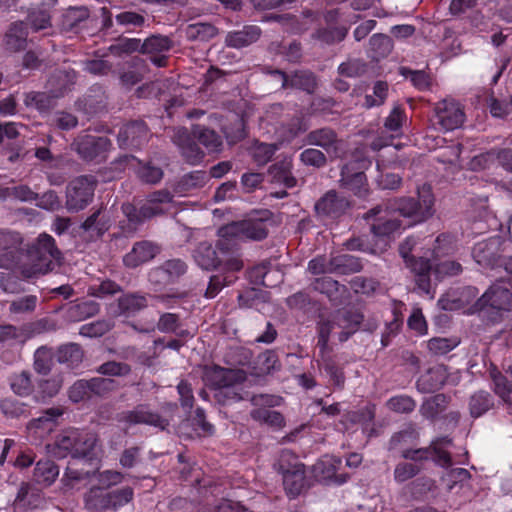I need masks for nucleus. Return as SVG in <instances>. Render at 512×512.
<instances>
[{
  "label": "nucleus",
  "instance_id": "1",
  "mask_svg": "<svg viewBox=\"0 0 512 512\" xmlns=\"http://www.w3.org/2000/svg\"><path fill=\"white\" fill-rule=\"evenodd\" d=\"M195 263L204 270L222 267L226 271H240L243 268L241 253L234 242L219 236L215 247L209 242H200L193 250Z\"/></svg>",
  "mask_w": 512,
  "mask_h": 512
},
{
  "label": "nucleus",
  "instance_id": "2",
  "mask_svg": "<svg viewBox=\"0 0 512 512\" xmlns=\"http://www.w3.org/2000/svg\"><path fill=\"white\" fill-rule=\"evenodd\" d=\"M418 201L411 197L395 198L386 203L379 204L364 214V219L376 216L382 212H399L404 217H412L415 221L421 222L434 213V196L431 186L423 184L418 188Z\"/></svg>",
  "mask_w": 512,
  "mask_h": 512
},
{
  "label": "nucleus",
  "instance_id": "3",
  "mask_svg": "<svg viewBox=\"0 0 512 512\" xmlns=\"http://www.w3.org/2000/svg\"><path fill=\"white\" fill-rule=\"evenodd\" d=\"M29 263L20 268L21 275L31 279L39 275L51 272L61 264L62 252L57 248L55 239L46 233L40 234L36 241L29 247Z\"/></svg>",
  "mask_w": 512,
  "mask_h": 512
},
{
  "label": "nucleus",
  "instance_id": "4",
  "mask_svg": "<svg viewBox=\"0 0 512 512\" xmlns=\"http://www.w3.org/2000/svg\"><path fill=\"white\" fill-rule=\"evenodd\" d=\"M416 244L417 239L414 236L407 237L400 244L399 253L414 274L417 289L421 293L433 298L434 291L432 289V281L430 280L432 264L428 259L422 257L414 258L410 256V253Z\"/></svg>",
  "mask_w": 512,
  "mask_h": 512
},
{
  "label": "nucleus",
  "instance_id": "5",
  "mask_svg": "<svg viewBox=\"0 0 512 512\" xmlns=\"http://www.w3.org/2000/svg\"><path fill=\"white\" fill-rule=\"evenodd\" d=\"M474 307L493 322H498L503 312L512 310V293L500 285H491L476 301Z\"/></svg>",
  "mask_w": 512,
  "mask_h": 512
},
{
  "label": "nucleus",
  "instance_id": "6",
  "mask_svg": "<svg viewBox=\"0 0 512 512\" xmlns=\"http://www.w3.org/2000/svg\"><path fill=\"white\" fill-rule=\"evenodd\" d=\"M188 272V264L181 258L165 260L148 271V282L154 291L178 283Z\"/></svg>",
  "mask_w": 512,
  "mask_h": 512
},
{
  "label": "nucleus",
  "instance_id": "7",
  "mask_svg": "<svg viewBox=\"0 0 512 512\" xmlns=\"http://www.w3.org/2000/svg\"><path fill=\"white\" fill-rule=\"evenodd\" d=\"M267 235L268 229L263 218H250L239 222H232L218 230V236L228 238L230 242L236 244L239 250V241L243 239L262 240Z\"/></svg>",
  "mask_w": 512,
  "mask_h": 512
},
{
  "label": "nucleus",
  "instance_id": "8",
  "mask_svg": "<svg viewBox=\"0 0 512 512\" xmlns=\"http://www.w3.org/2000/svg\"><path fill=\"white\" fill-rule=\"evenodd\" d=\"M97 180L94 176L83 175L71 181L66 191V208L70 212L83 210L93 199Z\"/></svg>",
  "mask_w": 512,
  "mask_h": 512
},
{
  "label": "nucleus",
  "instance_id": "9",
  "mask_svg": "<svg viewBox=\"0 0 512 512\" xmlns=\"http://www.w3.org/2000/svg\"><path fill=\"white\" fill-rule=\"evenodd\" d=\"M465 113L458 102L444 99L434 107L433 125L444 132L453 131L462 126Z\"/></svg>",
  "mask_w": 512,
  "mask_h": 512
},
{
  "label": "nucleus",
  "instance_id": "10",
  "mask_svg": "<svg viewBox=\"0 0 512 512\" xmlns=\"http://www.w3.org/2000/svg\"><path fill=\"white\" fill-rule=\"evenodd\" d=\"M116 419L118 422L128 426L142 424L153 426L160 430H165L169 426V420L151 409L147 404H139L132 410L122 411L117 415Z\"/></svg>",
  "mask_w": 512,
  "mask_h": 512
},
{
  "label": "nucleus",
  "instance_id": "11",
  "mask_svg": "<svg viewBox=\"0 0 512 512\" xmlns=\"http://www.w3.org/2000/svg\"><path fill=\"white\" fill-rule=\"evenodd\" d=\"M23 237L13 230L0 229V268L13 269L22 258Z\"/></svg>",
  "mask_w": 512,
  "mask_h": 512
},
{
  "label": "nucleus",
  "instance_id": "12",
  "mask_svg": "<svg viewBox=\"0 0 512 512\" xmlns=\"http://www.w3.org/2000/svg\"><path fill=\"white\" fill-rule=\"evenodd\" d=\"M72 145L83 160L102 161L111 148V141L105 136L80 134Z\"/></svg>",
  "mask_w": 512,
  "mask_h": 512
},
{
  "label": "nucleus",
  "instance_id": "13",
  "mask_svg": "<svg viewBox=\"0 0 512 512\" xmlns=\"http://www.w3.org/2000/svg\"><path fill=\"white\" fill-rule=\"evenodd\" d=\"M306 144L321 147L331 159L340 158L344 153V141L330 127L310 131L305 136Z\"/></svg>",
  "mask_w": 512,
  "mask_h": 512
},
{
  "label": "nucleus",
  "instance_id": "14",
  "mask_svg": "<svg viewBox=\"0 0 512 512\" xmlns=\"http://www.w3.org/2000/svg\"><path fill=\"white\" fill-rule=\"evenodd\" d=\"M350 207L349 200L335 190L327 191L315 205L316 216L321 219H337L344 215Z\"/></svg>",
  "mask_w": 512,
  "mask_h": 512
},
{
  "label": "nucleus",
  "instance_id": "15",
  "mask_svg": "<svg viewBox=\"0 0 512 512\" xmlns=\"http://www.w3.org/2000/svg\"><path fill=\"white\" fill-rule=\"evenodd\" d=\"M501 239L492 237L476 243L472 250L474 260L487 269L498 268L502 258Z\"/></svg>",
  "mask_w": 512,
  "mask_h": 512
},
{
  "label": "nucleus",
  "instance_id": "16",
  "mask_svg": "<svg viewBox=\"0 0 512 512\" xmlns=\"http://www.w3.org/2000/svg\"><path fill=\"white\" fill-rule=\"evenodd\" d=\"M148 127L142 120H134L120 128L117 140L123 149H139L147 143Z\"/></svg>",
  "mask_w": 512,
  "mask_h": 512
},
{
  "label": "nucleus",
  "instance_id": "17",
  "mask_svg": "<svg viewBox=\"0 0 512 512\" xmlns=\"http://www.w3.org/2000/svg\"><path fill=\"white\" fill-rule=\"evenodd\" d=\"M143 54L149 55L150 61L157 67L167 65V53L174 47L173 40L166 35L153 34L143 41Z\"/></svg>",
  "mask_w": 512,
  "mask_h": 512
},
{
  "label": "nucleus",
  "instance_id": "18",
  "mask_svg": "<svg viewBox=\"0 0 512 512\" xmlns=\"http://www.w3.org/2000/svg\"><path fill=\"white\" fill-rule=\"evenodd\" d=\"M357 162H349L341 169L340 186L359 198L369 194L367 177L363 171H356Z\"/></svg>",
  "mask_w": 512,
  "mask_h": 512
},
{
  "label": "nucleus",
  "instance_id": "19",
  "mask_svg": "<svg viewBox=\"0 0 512 512\" xmlns=\"http://www.w3.org/2000/svg\"><path fill=\"white\" fill-rule=\"evenodd\" d=\"M196 140L193 136V131L189 132L186 128L176 129L172 136V141L179 147L182 156L190 164H197L204 157V153L196 143Z\"/></svg>",
  "mask_w": 512,
  "mask_h": 512
},
{
  "label": "nucleus",
  "instance_id": "20",
  "mask_svg": "<svg viewBox=\"0 0 512 512\" xmlns=\"http://www.w3.org/2000/svg\"><path fill=\"white\" fill-rule=\"evenodd\" d=\"M161 252V247L154 242L143 240L134 243L131 251L124 258V264L129 268H136L153 260Z\"/></svg>",
  "mask_w": 512,
  "mask_h": 512
},
{
  "label": "nucleus",
  "instance_id": "21",
  "mask_svg": "<svg viewBox=\"0 0 512 512\" xmlns=\"http://www.w3.org/2000/svg\"><path fill=\"white\" fill-rule=\"evenodd\" d=\"M340 465V459L325 455L313 465L314 476L321 482L343 484L347 477L346 475L337 474Z\"/></svg>",
  "mask_w": 512,
  "mask_h": 512
},
{
  "label": "nucleus",
  "instance_id": "22",
  "mask_svg": "<svg viewBox=\"0 0 512 512\" xmlns=\"http://www.w3.org/2000/svg\"><path fill=\"white\" fill-rule=\"evenodd\" d=\"M275 73L280 76L283 88H296L312 94L317 87L316 76L307 70L295 71L291 75L276 70Z\"/></svg>",
  "mask_w": 512,
  "mask_h": 512
},
{
  "label": "nucleus",
  "instance_id": "23",
  "mask_svg": "<svg viewBox=\"0 0 512 512\" xmlns=\"http://www.w3.org/2000/svg\"><path fill=\"white\" fill-rule=\"evenodd\" d=\"M337 329H340L339 341H346L358 328L362 316L354 311L341 309L332 313Z\"/></svg>",
  "mask_w": 512,
  "mask_h": 512
},
{
  "label": "nucleus",
  "instance_id": "24",
  "mask_svg": "<svg viewBox=\"0 0 512 512\" xmlns=\"http://www.w3.org/2000/svg\"><path fill=\"white\" fill-rule=\"evenodd\" d=\"M261 36V29L257 25H246L238 31L228 32L225 44L228 47L241 49L255 43Z\"/></svg>",
  "mask_w": 512,
  "mask_h": 512
},
{
  "label": "nucleus",
  "instance_id": "25",
  "mask_svg": "<svg viewBox=\"0 0 512 512\" xmlns=\"http://www.w3.org/2000/svg\"><path fill=\"white\" fill-rule=\"evenodd\" d=\"M63 415V409L60 407H51L46 409L41 416L32 419L28 423V430L38 433L39 437L50 433L56 425V420Z\"/></svg>",
  "mask_w": 512,
  "mask_h": 512
},
{
  "label": "nucleus",
  "instance_id": "26",
  "mask_svg": "<svg viewBox=\"0 0 512 512\" xmlns=\"http://www.w3.org/2000/svg\"><path fill=\"white\" fill-rule=\"evenodd\" d=\"M77 439V429L72 428L59 434L53 444L47 445L49 453L57 458H65L73 454L75 441Z\"/></svg>",
  "mask_w": 512,
  "mask_h": 512
},
{
  "label": "nucleus",
  "instance_id": "27",
  "mask_svg": "<svg viewBox=\"0 0 512 512\" xmlns=\"http://www.w3.org/2000/svg\"><path fill=\"white\" fill-rule=\"evenodd\" d=\"M497 162L506 171L512 172V150L511 149H492L486 153L476 156L473 163L482 165V168H489Z\"/></svg>",
  "mask_w": 512,
  "mask_h": 512
},
{
  "label": "nucleus",
  "instance_id": "28",
  "mask_svg": "<svg viewBox=\"0 0 512 512\" xmlns=\"http://www.w3.org/2000/svg\"><path fill=\"white\" fill-rule=\"evenodd\" d=\"M75 83L74 72L57 70L51 74L47 81V89L54 98L62 97L69 92Z\"/></svg>",
  "mask_w": 512,
  "mask_h": 512
},
{
  "label": "nucleus",
  "instance_id": "29",
  "mask_svg": "<svg viewBox=\"0 0 512 512\" xmlns=\"http://www.w3.org/2000/svg\"><path fill=\"white\" fill-rule=\"evenodd\" d=\"M237 372L219 366L205 367L203 380L207 385L220 389L224 385L232 384L237 380Z\"/></svg>",
  "mask_w": 512,
  "mask_h": 512
},
{
  "label": "nucleus",
  "instance_id": "30",
  "mask_svg": "<svg viewBox=\"0 0 512 512\" xmlns=\"http://www.w3.org/2000/svg\"><path fill=\"white\" fill-rule=\"evenodd\" d=\"M147 307V295L139 292L127 293L118 299L119 312L125 316H134Z\"/></svg>",
  "mask_w": 512,
  "mask_h": 512
},
{
  "label": "nucleus",
  "instance_id": "31",
  "mask_svg": "<svg viewBox=\"0 0 512 512\" xmlns=\"http://www.w3.org/2000/svg\"><path fill=\"white\" fill-rule=\"evenodd\" d=\"M390 214L391 212L388 210L367 219H374L370 229L375 237H388L400 228V221L392 218Z\"/></svg>",
  "mask_w": 512,
  "mask_h": 512
},
{
  "label": "nucleus",
  "instance_id": "32",
  "mask_svg": "<svg viewBox=\"0 0 512 512\" xmlns=\"http://www.w3.org/2000/svg\"><path fill=\"white\" fill-rule=\"evenodd\" d=\"M28 36L27 25L22 22L13 23L5 34V48L12 52L26 47Z\"/></svg>",
  "mask_w": 512,
  "mask_h": 512
},
{
  "label": "nucleus",
  "instance_id": "33",
  "mask_svg": "<svg viewBox=\"0 0 512 512\" xmlns=\"http://www.w3.org/2000/svg\"><path fill=\"white\" fill-rule=\"evenodd\" d=\"M284 489L290 498H296L307 489L305 467L282 475Z\"/></svg>",
  "mask_w": 512,
  "mask_h": 512
},
{
  "label": "nucleus",
  "instance_id": "34",
  "mask_svg": "<svg viewBox=\"0 0 512 512\" xmlns=\"http://www.w3.org/2000/svg\"><path fill=\"white\" fill-rule=\"evenodd\" d=\"M147 22V15L144 12L134 10H123L115 15V23L121 27L124 32H134L141 28Z\"/></svg>",
  "mask_w": 512,
  "mask_h": 512
},
{
  "label": "nucleus",
  "instance_id": "35",
  "mask_svg": "<svg viewBox=\"0 0 512 512\" xmlns=\"http://www.w3.org/2000/svg\"><path fill=\"white\" fill-rule=\"evenodd\" d=\"M292 163L290 160H283L273 164L268 172L275 183L283 184L286 188H293L297 179L292 174Z\"/></svg>",
  "mask_w": 512,
  "mask_h": 512
},
{
  "label": "nucleus",
  "instance_id": "36",
  "mask_svg": "<svg viewBox=\"0 0 512 512\" xmlns=\"http://www.w3.org/2000/svg\"><path fill=\"white\" fill-rule=\"evenodd\" d=\"M99 312V304L93 300H86L71 304L66 309V318L72 322H80Z\"/></svg>",
  "mask_w": 512,
  "mask_h": 512
},
{
  "label": "nucleus",
  "instance_id": "37",
  "mask_svg": "<svg viewBox=\"0 0 512 512\" xmlns=\"http://www.w3.org/2000/svg\"><path fill=\"white\" fill-rule=\"evenodd\" d=\"M331 265V273L337 275L357 273L362 269V263L359 258L349 254L331 257Z\"/></svg>",
  "mask_w": 512,
  "mask_h": 512
},
{
  "label": "nucleus",
  "instance_id": "38",
  "mask_svg": "<svg viewBox=\"0 0 512 512\" xmlns=\"http://www.w3.org/2000/svg\"><path fill=\"white\" fill-rule=\"evenodd\" d=\"M58 475V466L49 459L39 460L33 471L34 481L45 486L51 485Z\"/></svg>",
  "mask_w": 512,
  "mask_h": 512
},
{
  "label": "nucleus",
  "instance_id": "39",
  "mask_svg": "<svg viewBox=\"0 0 512 512\" xmlns=\"http://www.w3.org/2000/svg\"><path fill=\"white\" fill-rule=\"evenodd\" d=\"M193 136L202 144L209 152L219 151L222 146V138L214 130L202 125H194L192 127Z\"/></svg>",
  "mask_w": 512,
  "mask_h": 512
},
{
  "label": "nucleus",
  "instance_id": "40",
  "mask_svg": "<svg viewBox=\"0 0 512 512\" xmlns=\"http://www.w3.org/2000/svg\"><path fill=\"white\" fill-rule=\"evenodd\" d=\"M393 49L392 39L385 34L377 33L370 37L368 54L375 60L387 57Z\"/></svg>",
  "mask_w": 512,
  "mask_h": 512
},
{
  "label": "nucleus",
  "instance_id": "41",
  "mask_svg": "<svg viewBox=\"0 0 512 512\" xmlns=\"http://www.w3.org/2000/svg\"><path fill=\"white\" fill-rule=\"evenodd\" d=\"M85 507L92 511L109 509V491L107 488L94 486L85 494Z\"/></svg>",
  "mask_w": 512,
  "mask_h": 512
},
{
  "label": "nucleus",
  "instance_id": "42",
  "mask_svg": "<svg viewBox=\"0 0 512 512\" xmlns=\"http://www.w3.org/2000/svg\"><path fill=\"white\" fill-rule=\"evenodd\" d=\"M97 437L94 433L77 429V439L73 448V458L90 457L95 449Z\"/></svg>",
  "mask_w": 512,
  "mask_h": 512
},
{
  "label": "nucleus",
  "instance_id": "43",
  "mask_svg": "<svg viewBox=\"0 0 512 512\" xmlns=\"http://www.w3.org/2000/svg\"><path fill=\"white\" fill-rule=\"evenodd\" d=\"M448 404V398L444 394H436L425 399L419 408V413L426 419L434 420L442 413Z\"/></svg>",
  "mask_w": 512,
  "mask_h": 512
},
{
  "label": "nucleus",
  "instance_id": "44",
  "mask_svg": "<svg viewBox=\"0 0 512 512\" xmlns=\"http://www.w3.org/2000/svg\"><path fill=\"white\" fill-rule=\"evenodd\" d=\"M122 211L126 216V220L120 222V228L125 236H131L144 222L141 210L140 208L136 209L132 204H123Z\"/></svg>",
  "mask_w": 512,
  "mask_h": 512
},
{
  "label": "nucleus",
  "instance_id": "45",
  "mask_svg": "<svg viewBox=\"0 0 512 512\" xmlns=\"http://www.w3.org/2000/svg\"><path fill=\"white\" fill-rule=\"evenodd\" d=\"M319 362L325 373L329 376L330 381L338 388H342L345 382V375L340 366L337 365L332 356L327 352L319 353Z\"/></svg>",
  "mask_w": 512,
  "mask_h": 512
},
{
  "label": "nucleus",
  "instance_id": "46",
  "mask_svg": "<svg viewBox=\"0 0 512 512\" xmlns=\"http://www.w3.org/2000/svg\"><path fill=\"white\" fill-rule=\"evenodd\" d=\"M218 34V29L207 22L189 24L185 29V36L190 41H209Z\"/></svg>",
  "mask_w": 512,
  "mask_h": 512
},
{
  "label": "nucleus",
  "instance_id": "47",
  "mask_svg": "<svg viewBox=\"0 0 512 512\" xmlns=\"http://www.w3.org/2000/svg\"><path fill=\"white\" fill-rule=\"evenodd\" d=\"M494 405L490 393L480 390L470 396L469 411L473 418H478L489 411Z\"/></svg>",
  "mask_w": 512,
  "mask_h": 512
},
{
  "label": "nucleus",
  "instance_id": "48",
  "mask_svg": "<svg viewBox=\"0 0 512 512\" xmlns=\"http://www.w3.org/2000/svg\"><path fill=\"white\" fill-rule=\"evenodd\" d=\"M54 96L48 92H28L24 97V104L28 108H34L39 112H46L55 105Z\"/></svg>",
  "mask_w": 512,
  "mask_h": 512
},
{
  "label": "nucleus",
  "instance_id": "49",
  "mask_svg": "<svg viewBox=\"0 0 512 512\" xmlns=\"http://www.w3.org/2000/svg\"><path fill=\"white\" fill-rule=\"evenodd\" d=\"M494 392L505 402L512 394V364L505 370V374L493 373Z\"/></svg>",
  "mask_w": 512,
  "mask_h": 512
},
{
  "label": "nucleus",
  "instance_id": "50",
  "mask_svg": "<svg viewBox=\"0 0 512 512\" xmlns=\"http://www.w3.org/2000/svg\"><path fill=\"white\" fill-rule=\"evenodd\" d=\"M89 16L90 12L85 6L70 7L64 14L63 25L68 30H76L89 19Z\"/></svg>",
  "mask_w": 512,
  "mask_h": 512
},
{
  "label": "nucleus",
  "instance_id": "51",
  "mask_svg": "<svg viewBox=\"0 0 512 512\" xmlns=\"http://www.w3.org/2000/svg\"><path fill=\"white\" fill-rule=\"evenodd\" d=\"M444 383L439 370L430 369L423 374L416 382L417 390L421 393H430L439 389Z\"/></svg>",
  "mask_w": 512,
  "mask_h": 512
},
{
  "label": "nucleus",
  "instance_id": "52",
  "mask_svg": "<svg viewBox=\"0 0 512 512\" xmlns=\"http://www.w3.org/2000/svg\"><path fill=\"white\" fill-rule=\"evenodd\" d=\"M274 467L281 475H285L293 470L302 469L305 466L300 462L296 454L291 450L284 449L280 452L278 461Z\"/></svg>",
  "mask_w": 512,
  "mask_h": 512
},
{
  "label": "nucleus",
  "instance_id": "53",
  "mask_svg": "<svg viewBox=\"0 0 512 512\" xmlns=\"http://www.w3.org/2000/svg\"><path fill=\"white\" fill-rule=\"evenodd\" d=\"M387 409L398 414H410L416 408V401L409 395L400 394L389 398L385 403Z\"/></svg>",
  "mask_w": 512,
  "mask_h": 512
},
{
  "label": "nucleus",
  "instance_id": "54",
  "mask_svg": "<svg viewBox=\"0 0 512 512\" xmlns=\"http://www.w3.org/2000/svg\"><path fill=\"white\" fill-rule=\"evenodd\" d=\"M57 358L60 363L77 366L83 359V351L78 344L69 343L58 349Z\"/></svg>",
  "mask_w": 512,
  "mask_h": 512
},
{
  "label": "nucleus",
  "instance_id": "55",
  "mask_svg": "<svg viewBox=\"0 0 512 512\" xmlns=\"http://www.w3.org/2000/svg\"><path fill=\"white\" fill-rule=\"evenodd\" d=\"M337 329L334 317L331 314L328 318L321 317L318 322V342L319 353L328 351V342L331 333Z\"/></svg>",
  "mask_w": 512,
  "mask_h": 512
},
{
  "label": "nucleus",
  "instance_id": "56",
  "mask_svg": "<svg viewBox=\"0 0 512 512\" xmlns=\"http://www.w3.org/2000/svg\"><path fill=\"white\" fill-rule=\"evenodd\" d=\"M10 386L12 391L19 396H28L33 391V383L31 380V373L22 371L14 374L10 379Z\"/></svg>",
  "mask_w": 512,
  "mask_h": 512
},
{
  "label": "nucleus",
  "instance_id": "57",
  "mask_svg": "<svg viewBox=\"0 0 512 512\" xmlns=\"http://www.w3.org/2000/svg\"><path fill=\"white\" fill-rule=\"evenodd\" d=\"M137 176L142 182L154 185L162 180L164 172L161 167L154 165L150 161L146 163L139 162Z\"/></svg>",
  "mask_w": 512,
  "mask_h": 512
},
{
  "label": "nucleus",
  "instance_id": "58",
  "mask_svg": "<svg viewBox=\"0 0 512 512\" xmlns=\"http://www.w3.org/2000/svg\"><path fill=\"white\" fill-rule=\"evenodd\" d=\"M253 420L265 423L271 427H281L284 423L282 414L268 408H256L250 413Z\"/></svg>",
  "mask_w": 512,
  "mask_h": 512
},
{
  "label": "nucleus",
  "instance_id": "59",
  "mask_svg": "<svg viewBox=\"0 0 512 512\" xmlns=\"http://www.w3.org/2000/svg\"><path fill=\"white\" fill-rule=\"evenodd\" d=\"M0 410L7 418L26 417L29 414L25 403L11 397L0 401Z\"/></svg>",
  "mask_w": 512,
  "mask_h": 512
},
{
  "label": "nucleus",
  "instance_id": "60",
  "mask_svg": "<svg viewBox=\"0 0 512 512\" xmlns=\"http://www.w3.org/2000/svg\"><path fill=\"white\" fill-rule=\"evenodd\" d=\"M207 174L204 171H193L184 175L178 182L179 192H188L193 189L201 188L207 182Z\"/></svg>",
  "mask_w": 512,
  "mask_h": 512
},
{
  "label": "nucleus",
  "instance_id": "61",
  "mask_svg": "<svg viewBox=\"0 0 512 512\" xmlns=\"http://www.w3.org/2000/svg\"><path fill=\"white\" fill-rule=\"evenodd\" d=\"M347 34L348 28L346 27H329L317 30L315 37L325 44L332 45L343 41Z\"/></svg>",
  "mask_w": 512,
  "mask_h": 512
},
{
  "label": "nucleus",
  "instance_id": "62",
  "mask_svg": "<svg viewBox=\"0 0 512 512\" xmlns=\"http://www.w3.org/2000/svg\"><path fill=\"white\" fill-rule=\"evenodd\" d=\"M400 73L406 79H410L413 86L420 91L428 90L431 86L430 76L422 70H411L406 67H401Z\"/></svg>",
  "mask_w": 512,
  "mask_h": 512
},
{
  "label": "nucleus",
  "instance_id": "63",
  "mask_svg": "<svg viewBox=\"0 0 512 512\" xmlns=\"http://www.w3.org/2000/svg\"><path fill=\"white\" fill-rule=\"evenodd\" d=\"M421 470L422 465L420 464L399 462L394 469V480L397 483H404L418 475Z\"/></svg>",
  "mask_w": 512,
  "mask_h": 512
},
{
  "label": "nucleus",
  "instance_id": "64",
  "mask_svg": "<svg viewBox=\"0 0 512 512\" xmlns=\"http://www.w3.org/2000/svg\"><path fill=\"white\" fill-rule=\"evenodd\" d=\"M312 288L315 291L325 294L330 300L334 301L337 298L340 285L338 281L330 277H319L313 281Z\"/></svg>",
  "mask_w": 512,
  "mask_h": 512
}]
</instances>
